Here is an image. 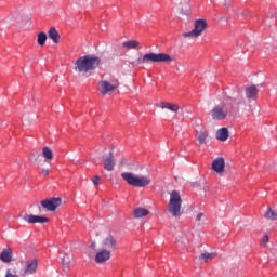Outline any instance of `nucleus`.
I'll use <instances>...</instances> for the list:
<instances>
[{"label":"nucleus","mask_w":277,"mask_h":277,"mask_svg":"<svg viewBox=\"0 0 277 277\" xmlns=\"http://www.w3.org/2000/svg\"><path fill=\"white\" fill-rule=\"evenodd\" d=\"M101 65V58L93 54H88L79 57L75 62V70L76 72H80L82 75H88V72H92V70H96Z\"/></svg>","instance_id":"obj_1"},{"label":"nucleus","mask_w":277,"mask_h":277,"mask_svg":"<svg viewBox=\"0 0 277 277\" xmlns=\"http://www.w3.org/2000/svg\"><path fill=\"white\" fill-rule=\"evenodd\" d=\"M121 179L131 185V187H148L150 185L151 180L146 175H137L130 172L121 173Z\"/></svg>","instance_id":"obj_2"},{"label":"nucleus","mask_w":277,"mask_h":277,"mask_svg":"<svg viewBox=\"0 0 277 277\" xmlns=\"http://www.w3.org/2000/svg\"><path fill=\"white\" fill-rule=\"evenodd\" d=\"M183 205V199H181V194L176 190H172L170 194V200L168 203V211L173 217H181V207Z\"/></svg>","instance_id":"obj_3"},{"label":"nucleus","mask_w":277,"mask_h":277,"mask_svg":"<svg viewBox=\"0 0 277 277\" xmlns=\"http://www.w3.org/2000/svg\"><path fill=\"white\" fill-rule=\"evenodd\" d=\"M153 63H159V62H172V56L167 53H147L142 58L137 60V64H150Z\"/></svg>","instance_id":"obj_4"},{"label":"nucleus","mask_w":277,"mask_h":277,"mask_svg":"<svg viewBox=\"0 0 277 277\" xmlns=\"http://www.w3.org/2000/svg\"><path fill=\"white\" fill-rule=\"evenodd\" d=\"M118 85V79H113L110 82L107 80H101L98 82V92L102 96H107V94H111Z\"/></svg>","instance_id":"obj_5"},{"label":"nucleus","mask_w":277,"mask_h":277,"mask_svg":"<svg viewBox=\"0 0 277 277\" xmlns=\"http://www.w3.org/2000/svg\"><path fill=\"white\" fill-rule=\"evenodd\" d=\"M207 29V21L197 19L195 21V28L189 32H184L183 38H199L202 36V31Z\"/></svg>","instance_id":"obj_6"},{"label":"nucleus","mask_w":277,"mask_h":277,"mask_svg":"<svg viewBox=\"0 0 277 277\" xmlns=\"http://www.w3.org/2000/svg\"><path fill=\"white\" fill-rule=\"evenodd\" d=\"M40 205L45 211H56V209L62 206V198L51 197L42 200Z\"/></svg>","instance_id":"obj_7"},{"label":"nucleus","mask_w":277,"mask_h":277,"mask_svg":"<svg viewBox=\"0 0 277 277\" xmlns=\"http://www.w3.org/2000/svg\"><path fill=\"white\" fill-rule=\"evenodd\" d=\"M23 220L27 222V224H47V222H49V217L34 214H25Z\"/></svg>","instance_id":"obj_8"},{"label":"nucleus","mask_w":277,"mask_h":277,"mask_svg":"<svg viewBox=\"0 0 277 277\" xmlns=\"http://www.w3.org/2000/svg\"><path fill=\"white\" fill-rule=\"evenodd\" d=\"M212 120H226L228 113L222 106H215L211 111Z\"/></svg>","instance_id":"obj_9"},{"label":"nucleus","mask_w":277,"mask_h":277,"mask_svg":"<svg viewBox=\"0 0 277 277\" xmlns=\"http://www.w3.org/2000/svg\"><path fill=\"white\" fill-rule=\"evenodd\" d=\"M37 269H38V260L36 259L27 260L26 266L24 269V276L36 274Z\"/></svg>","instance_id":"obj_10"},{"label":"nucleus","mask_w":277,"mask_h":277,"mask_svg":"<svg viewBox=\"0 0 277 277\" xmlns=\"http://www.w3.org/2000/svg\"><path fill=\"white\" fill-rule=\"evenodd\" d=\"M102 248L103 250H109V252L116 250V239L114 236L107 235L106 238H104L102 241Z\"/></svg>","instance_id":"obj_11"},{"label":"nucleus","mask_w":277,"mask_h":277,"mask_svg":"<svg viewBox=\"0 0 277 277\" xmlns=\"http://www.w3.org/2000/svg\"><path fill=\"white\" fill-rule=\"evenodd\" d=\"M109 259H111V251H109L107 249H102L95 255L96 263H105V261H109Z\"/></svg>","instance_id":"obj_12"},{"label":"nucleus","mask_w":277,"mask_h":277,"mask_svg":"<svg viewBox=\"0 0 277 277\" xmlns=\"http://www.w3.org/2000/svg\"><path fill=\"white\" fill-rule=\"evenodd\" d=\"M224 168H226V162H224V158H217L212 162V170L217 172V174H222L224 172Z\"/></svg>","instance_id":"obj_13"},{"label":"nucleus","mask_w":277,"mask_h":277,"mask_svg":"<svg viewBox=\"0 0 277 277\" xmlns=\"http://www.w3.org/2000/svg\"><path fill=\"white\" fill-rule=\"evenodd\" d=\"M114 168H116V161H114V153H109V156L104 159V170H107V172L114 171Z\"/></svg>","instance_id":"obj_14"},{"label":"nucleus","mask_w":277,"mask_h":277,"mask_svg":"<svg viewBox=\"0 0 277 277\" xmlns=\"http://www.w3.org/2000/svg\"><path fill=\"white\" fill-rule=\"evenodd\" d=\"M246 96L250 101H256L259 96V89H256V85H250L246 89Z\"/></svg>","instance_id":"obj_15"},{"label":"nucleus","mask_w":277,"mask_h":277,"mask_svg":"<svg viewBox=\"0 0 277 277\" xmlns=\"http://www.w3.org/2000/svg\"><path fill=\"white\" fill-rule=\"evenodd\" d=\"M157 107H161V109H169V111H172L173 114H176V111H179V105L168 102H161L157 104Z\"/></svg>","instance_id":"obj_16"},{"label":"nucleus","mask_w":277,"mask_h":277,"mask_svg":"<svg viewBox=\"0 0 277 277\" xmlns=\"http://www.w3.org/2000/svg\"><path fill=\"white\" fill-rule=\"evenodd\" d=\"M48 36L54 42V44H60V32H57L55 27L50 28Z\"/></svg>","instance_id":"obj_17"},{"label":"nucleus","mask_w":277,"mask_h":277,"mask_svg":"<svg viewBox=\"0 0 277 277\" xmlns=\"http://www.w3.org/2000/svg\"><path fill=\"white\" fill-rule=\"evenodd\" d=\"M216 140H220V142H226L228 140V129L227 128H221L216 132Z\"/></svg>","instance_id":"obj_18"},{"label":"nucleus","mask_w":277,"mask_h":277,"mask_svg":"<svg viewBox=\"0 0 277 277\" xmlns=\"http://www.w3.org/2000/svg\"><path fill=\"white\" fill-rule=\"evenodd\" d=\"M196 137L199 144H207V138L209 137V132L207 130H201L197 132Z\"/></svg>","instance_id":"obj_19"},{"label":"nucleus","mask_w":277,"mask_h":277,"mask_svg":"<svg viewBox=\"0 0 277 277\" xmlns=\"http://www.w3.org/2000/svg\"><path fill=\"white\" fill-rule=\"evenodd\" d=\"M42 157L45 159L47 163H51V161H53V150L49 147H43Z\"/></svg>","instance_id":"obj_20"},{"label":"nucleus","mask_w":277,"mask_h":277,"mask_svg":"<svg viewBox=\"0 0 277 277\" xmlns=\"http://www.w3.org/2000/svg\"><path fill=\"white\" fill-rule=\"evenodd\" d=\"M0 259L3 263H10V261H12V249L3 250L0 254Z\"/></svg>","instance_id":"obj_21"},{"label":"nucleus","mask_w":277,"mask_h":277,"mask_svg":"<svg viewBox=\"0 0 277 277\" xmlns=\"http://www.w3.org/2000/svg\"><path fill=\"white\" fill-rule=\"evenodd\" d=\"M216 256H217V253L205 252L199 255V261L207 263L209 261H212V259H215Z\"/></svg>","instance_id":"obj_22"},{"label":"nucleus","mask_w":277,"mask_h":277,"mask_svg":"<svg viewBox=\"0 0 277 277\" xmlns=\"http://www.w3.org/2000/svg\"><path fill=\"white\" fill-rule=\"evenodd\" d=\"M150 211H148L146 208H136L134 209V217L140 219V217H146Z\"/></svg>","instance_id":"obj_23"},{"label":"nucleus","mask_w":277,"mask_h":277,"mask_svg":"<svg viewBox=\"0 0 277 277\" xmlns=\"http://www.w3.org/2000/svg\"><path fill=\"white\" fill-rule=\"evenodd\" d=\"M122 45L126 48V49H137V47H140V42L138 41H135V40H129V41H124L122 43Z\"/></svg>","instance_id":"obj_24"},{"label":"nucleus","mask_w":277,"mask_h":277,"mask_svg":"<svg viewBox=\"0 0 277 277\" xmlns=\"http://www.w3.org/2000/svg\"><path fill=\"white\" fill-rule=\"evenodd\" d=\"M37 42L39 47H44L47 44V34L45 32H39L37 37Z\"/></svg>","instance_id":"obj_25"},{"label":"nucleus","mask_w":277,"mask_h":277,"mask_svg":"<svg viewBox=\"0 0 277 277\" xmlns=\"http://www.w3.org/2000/svg\"><path fill=\"white\" fill-rule=\"evenodd\" d=\"M4 277H18L16 266H11L10 268H8Z\"/></svg>","instance_id":"obj_26"},{"label":"nucleus","mask_w":277,"mask_h":277,"mask_svg":"<svg viewBox=\"0 0 277 277\" xmlns=\"http://www.w3.org/2000/svg\"><path fill=\"white\" fill-rule=\"evenodd\" d=\"M265 217L266 220H277V213L272 209V208H268L266 213H265Z\"/></svg>","instance_id":"obj_27"},{"label":"nucleus","mask_w":277,"mask_h":277,"mask_svg":"<svg viewBox=\"0 0 277 277\" xmlns=\"http://www.w3.org/2000/svg\"><path fill=\"white\" fill-rule=\"evenodd\" d=\"M63 265H70V255L65 254L62 259Z\"/></svg>","instance_id":"obj_28"},{"label":"nucleus","mask_w":277,"mask_h":277,"mask_svg":"<svg viewBox=\"0 0 277 277\" xmlns=\"http://www.w3.org/2000/svg\"><path fill=\"white\" fill-rule=\"evenodd\" d=\"M91 181L94 185H98V183H101V176L95 175Z\"/></svg>","instance_id":"obj_29"},{"label":"nucleus","mask_w":277,"mask_h":277,"mask_svg":"<svg viewBox=\"0 0 277 277\" xmlns=\"http://www.w3.org/2000/svg\"><path fill=\"white\" fill-rule=\"evenodd\" d=\"M269 242V236L265 235L262 239V243H264V246H266Z\"/></svg>","instance_id":"obj_30"},{"label":"nucleus","mask_w":277,"mask_h":277,"mask_svg":"<svg viewBox=\"0 0 277 277\" xmlns=\"http://www.w3.org/2000/svg\"><path fill=\"white\" fill-rule=\"evenodd\" d=\"M31 157L35 158V161H38V159H40V154H38V151H35L31 154Z\"/></svg>","instance_id":"obj_31"},{"label":"nucleus","mask_w":277,"mask_h":277,"mask_svg":"<svg viewBox=\"0 0 277 277\" xmlns=\"http://www.w3.org/2000/svg\"><path fill=\"white\" fill-rule=\"evenodd\" d=\"M203 216H205V213H199V214L196 216V222H200Z\"/></svg>","instance_id":"obj_32"},{"label":"nucleus","mask_w":277,"mask_h":277,"mask_svg":"<svg viewBox=\"0 0 277 277\" xmlns=\"http://www.w3.org/2000/svg\"><path fill=\"white\" fill-rule=\"evenodd\" d=\"M42 174H44V176H49V169H42Z\"/></svg>","instance_id":"obj_33"},{"label":"nucleus","mask_w":277,"mask_h":277,"mask_svg":"<svg viewBox=\"0 0 277 277\" xmlns=\"http://www.w3.org/2000/svg\"><path fill=\"white\" fill-rule=\"evenodd\" d=\"M177 1V3H183V1H185V0H176Z\"/></svg>","instance_id":"obj_34"}]
</instances>
